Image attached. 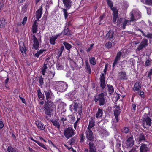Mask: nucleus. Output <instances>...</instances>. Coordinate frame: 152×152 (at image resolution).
I'll use <instances>...</instances> for the list:
<instances>
[{
	"instance_id": "nucleus-1",
	"label": "nucleus",
	"mask_w": 152,
	"mask_h": 152,
	"mask_svg": "<svg viewBox=\"0 0 152 152\" xmlns=\"http://www.w3.org/2000/svg\"><path fill=\"white\" fill-rule=\"evenodd\" d=\"M86 137L89 141L88 144L89 152H96V148L94 145V137L92 131L88 130L86 132Z\"/></svg>"
},
{
	"instance_id": "nucleus-2",
	"label": "nucleus",
	"mask_w": 152,
	"mask_h": 152,
	"mask_svg": "<svg viewBox=\"0 0 152 152\" xmlns=\"http://www.w3.org/2000/svg\"><path fill=\"white\" fill-rule=\"evenodd\" d=\"M55 108V105L53 102L45 101L43 106V109L46 115L50 117H51Z\"/></svg>"
},
{
	"instance_id": "nucleus-3",
	"label": "nucleus",
	"mask_w": 152,
	"mask_h": 152,
	"mask_svg": "<svg viewBox=\"0 0 152 152\" xmlns=\"http://www.w3.org/2000/svg\"><path fill=\"white\" fill-rule=\"evenodd\" d=\"M108 5L110 8L111 10L113 11V21L114 24L116 23L117 18L118 17V11L116 7H113V3L111 0H107Z\"/></svg>"
},
{
	"instance_id": "nucleus-4",
	"label": "nucleus",
	"mask_w": 152,
	"mask_h": 152,
	"mask_svg": "<svg viewBox=\"0 0 152 152\" xmlns=\"http://www.w3.org/2000/svg\"><path fill=\"white\" fill-rule=\"evenodd\" d=\"M57 84V89L60 92H64L67 88L68 85L64 81H58L56 82Z\"/></svg>"
},
{
	"instance_id": "nucleus-5",
	"label": "nucleus",
	"mask_w": 152,
	"mask_h": 152,
	"mask_svg": "<svg viewBox=\"0 0 152 152\" xmlns=\"http://www.w3.org/2000/svg\"><path fill=\"white\" fill-rule=\"evenodd\" d=\"M94 99L95 102H97L99 101L100 106L103 105L106 103L105 99L103 93H102L98 95L94 96Z\"/></svg>"
},
{
	"instance_id": "nucleus-6",
	"label": "nucleus",
	"mask_w": 152,
	"mask_h": 152,
	"mask_svg": "<svg viewBox=\"0 0 152 152\" xmlns=\"http://www.w3.org/2000/svg\"><path fill=\"white\" fill-rule=\"evenodd\" d=\"M63 2L64 6L66 7V9L64 8L63 9L64 13L65 18L66 19L67 17L68 16V13L67 12V10H69L71 7L72 1L71 0H63Z\"/></svg>"
},
{
	"instance_id": "nucleus-7",
	"label": "nucleus",
	"mask_w": 152,
	"mask_h": 152,
	"mask_svg": "<svg viewBox=\"0 0 152 152\" xmlns=\"http://www.w3.org/2000/svg\"><path fill=\"white\" fill-rule=\"evenodd\" d=\"M152 119L148 116L142 118V125L144 128L148 129L151 126L152 124Z\"/></svg>"
},
{
	"instance_id": "nucleus-8",
	"label": "nucleus",
	"mask_w": 152,
	"mask_h": 152,
	"mask_svg": "<svg viewBox=\"0 0 152 152\" xmlns=\"http://www.w3.org/2000/svg\"><path fill=\"white\" fill-rule=\"evenodd\" d=\"M74 131V130L71 127L65 128L64 134L66 138L69 139L75 134Z\"/></svg>"
},
{
	"instance_id": "nucleus-9",
	"label": "nucleus",
	"mask_w": 152,
	"mask_h": 152,
	"mask_svg": "<svg viewBox=\"0 0 152 152\" xmlns=\"http://www.w3.org/2000/svg\"><path fill=\"white\" fill-rule=\"evenodd\" d=\"M113 108L115 109L114 110V115L115 117L116 122H118L119 118V116L121 111L120 109L119 105H114Z\"/></svg>"
},
{
	"instance_id": "nucleus-10",
	"label": "nucleus",
	"mask_w": 152,
	"mask_h": 152,
	"mask_svg": "<svg viewBox=\"0 0 152 152\" xmlns=\"http://www.w3.org/2000/svg\"><path fill=\"white\" fill-rule=\"evenodd\" d=\"M148 45V40L145 39L142 40L140 44L139 45L137 48L136 50L139 51Z\"/></svg>"
},
{
	"instance_id": "nucleus-11",
	"label": "nucleus",
	"mask_w": 152,
	"mask_h": 152,
	"mask_svg": "<svg viewBox=\"0 0 152 152\" xmlns=\"http://www.w3.org/2000/svg\"><path fill=\"white\" fill-rule=\"evenodd\" d=\"M133 134L136 135V134L132 133V135L126 141L125 143L126 144L127 148L132 147L134 145V141L133 140Z\"/></svg>"
},
{
	"instance_id": "nucleus-12",
	"label": "nucleus",
	"mask_w": 152,
	"mask_h": 152,
	"mask_svg": "<svg viewBox=\"0 0 152 152\" xmlns=\"http://www.w3.org/2000/svg\"><path fill=\"white\" fill-rule=\"evenodd\" d=\"M100 86L102 89H104L106 86L105 81V77L104 74L102 73L100 78Z\"/></svg>"
},
{
	"instance_id": "nucleus-13",
	"label": "nucleus",
	"mask_w": 152,
	"mask_h": 152,
	"mask_svg": "<svg viewBox=\"0 0 152 152\" xmlns=\"http://www.w3.org/2000/svg\"><path fill=\"white\" fill-rule=\"evenodd\" d=\"M114 33L113 31L110 29L106 35L105 37L107 39L110 41L113 40L114 39Z\"/></svg>"
},
{
	"instance_id": "nucleus-14",
	"label": "nucleus",
	"mask_w": 152,
	"mask_h": 152,
	"mask_svg": "<svg viewBox=\"0 0 152 152\" xmlns=\"http://www.w3.org/2000/svg\"><path fill=\"white\" fill-rule=\"evenodd\" d=\"M44 92L46 97V100L45 101H47L48 102L49 101L50 102H52L51 100V97L52 94L51 91L50 90H48L47 91H45Z\"/></svg>"
},
{
	"instance_id": "nucleus-15",
	"label": "nucleus",
	"mask_w": 152,
	"mask_h": 152,
	"mask_svg": "<svg viewBox=\"0 0 152 152\" xmlns=\"http://www.w3.org/2000/svg\"><path fill=\"white\" fill-rule=\"evenodd\" d=\"M114 137L116 139V147L118 150H119L121 146V141L120 140L121 139V137L120 136L119 137L118 135H115Z\"/></svg>"
},
{
	"instance_id": "nucleus-16",
	"label": "nucleus",
	"mask_w": 152,
	"mask_h": 152,
	"mask_svg": "<svg viewBox=\"0 0 152 152\" xmlns=\"http://www.w3.org/2000/svg\"><path fill=\"white\" fill-rule=\"evenodd\" d=\"M64 35H66L68 36H71V31L67 27V24H66V26H65L64 30L61 33Z\"/></svg>"
},
{
	"instance_id": "nucleus-17",
	"label": "nucleus",
	"mask_w": 152,
	"mask_h": 152,
	"mask_svg": "<svg viewBox=\"0 0 152 152\" xmlns=\"http://www.w3.org/2000/svg\"><path fill=\"white\" fill-rule=\"evenodd\" d=\"M122 54L121 52H119L117 53L116 56L113 64V67H114L118 63V61L120 60L121 56Z\"/></svg>"
},
{
	"instance_id": "nucleus-18",
	"label": "nucleus",
	"mask_w": 152,
	"mask_h": 152,
	"mask_svg": "<svg viewBox=\"0 0 152 152\" xmlns=\"http://www.w3.org/2000/svg\"><path fill=\"white\" fill-rule=\"evenodd\" d=\"M42 8L41 7V8H39L38 10L36 11V18L37 19V20H37V21H38L39 18L41 17V15L42 14Z\"/></svg>"
},
{
	"instance_id": "nucleus-19",
	"label": "nucleus",
	"mask_w": 152,
	"mask_h": 152,
	"mask_svg": "<svg viewBox=\"0 0 152 152\" xmlns=\"http://www.w3.org/2000/svg\"><path fill=\"white\" fill-rule=\"evenodd\" d=\"M54 63L53 60L50 58L49 57L47 58L44 63L46 64L48 67L51 66Z\"/></svg>"
},
{
	"instance_id": "nucleus-20",
	"label": "nucleus",
	"mask_w": 152,
	"mask_h": 152,
	"mask_svg": "<svg viewBox=\"0 0 152 152\" xmlns=\"http://www.w3.org/2000/svg\"><path fill=\"white\" fill-rule=\"evenodd\" d=\"M141 146L140 149V152H147L148 148L147 145L144 144H141Z\"/></svg>"
},
{
	"instance_id": "nucleus-21",
	"label": "nucleus",
	"mask_w": 152,
	"mask_h": 152,
	"mask_svg": "<svg viewBox=\"0 0 152 152\" xmlns=\"http://www.w3.org/2000/svg\"><path fill=\"white\" fill-rule=\"evenodd\" d=\"M107 91L109 94L110 95H112L114 92V88L113 86L110 84H107Z\"/></svg>"
},
{
	"instance_id": "nucleus-22",
	"label": "nucleus",
	"mask_w": 152,
	"mask_h": 152,
	"mask_svg": "<svg viewBox=\"0 0 152 152\" xmlns=\"http://www.w3.org/2000/svg\"><path fill=\"white\" fill-rule=\"evenodd\" d=\"M59 34L58 35H56L55 36H52L50 37V43L52 45H55L56 42L55 41L57 39V37L60 36Z\"/></svg>"
},
{
	"instance_id": "nucleus-23",
	"label": "nucleus",
	"mask_w": 152,
	"mask_h": 152,
	"mask_svg": "<svg viewBox=\"0 0 152 152\" xmlns=\"http://www.w3.org/2000/svg\"><path fill=\"white\" fill-rule=\"evenodd\" d=\"M141 87L140 83L139 81L137 82L134 84L133 90L134 91H138L141 89Z\"/></svg>"
},
{
	"instance_id": "nucleus-24",
	"label": "nucleus",
	"mask_w": 152,
	"mask_h": 152,
	"mask_svg": "<svg viewBox=\"0 0 152 152\" xmlns=\"http://www.w3.org/2000/svg\"><path fill=\"white\" fill-rule=\"evenodd\" d=\"M37 26L38 25L37 24V20H35L32 25V28L33 32L34 33H37L38 31L37 29Z\"/></svg>"
},
{
	"instance_id": "nucleus-25",
	"label": "nucleus",
	"mask_w": 152,
	"mask_h": 152,
	"mask_svg": "<svg viewBox=\"0 0 152 152\" xmlns=\"http://www.w3.org/2000/svg\"><path fill=\"white\" fill-rule=\"evenodd\" d=\"M20 50L22 53H26V49L24 46V43L22 42H20Z\"/></svg>"
},
{
	"instance_id": "nucleus-26",
	"label": "nucleus",
	"mask_w": 152,
	"mask_h": 152,
	"mask_svg": "<svg viewBox=\"0 0 152 152\" xmlns=\"http://www.w3.org/2000/svg\"><path fill=\"white\" fill-rule=\"evenodd\" d=\"M33 48L37 50L39 48V42L38 39L33 40Z\"/></svg>"
},
{
	"instance_id": "nucleus-27",
	"label": "nucleus",
	"mask_w": 152,
	"mask_h": 152,
	"mask_svg": "<svg viewBox=\"0 0 152 152\" xmlns=\"http://www.w3.org/2000/svg\"><path fill=\"white\" fill-rule=\"evenodd\" d=\"M103 113V110L99 108L96 115V116L97 118H100L102 116Z\"/></svg>"
},
{
	"instance_id": "nucleus-28",
	"label": "nucleus",
	"mask_w": 152,
	"mask_h": 152,
	"mask_svg": "<svg viewBox=\"0 0 152 152\" xmlns=\"http://www.w3.org/2000/svg\"><path fill=\"white\" fill-rule=\"evenodd\" d=\"M86 72L88 73L89 74H90L91 73V69L88 61H86Z\"/></svg>"
},
{
	"instance_id": "nucleus-29",
	"label": "nucleus",
	"mask_w": 152,
	"mask_h": 152,
	"mask_svg": "<svg viewBox=\"0 0 152 152\" xmlns=\"http://www.w3.org/2000/svg\"><path fill=\"white\" fill-rule=\"evenodd\" d=\"M34 142H36L37 144L40 146L42 147L43 148L47 150V147L45 146V145L42 143V142H40L39 141H38L34 139L33 138L31 137L30 138Z\"/></svg>"
},
{
	"instance_id": "nucleus-30",
	"label": "nucleus",
	"mask_w": 152,
	"mask_h": 152,
	"mask_svg": "<svg viewBox=\"0 0 152 152\" xmlns=\"http://www.w3.org/2000/svg\"><path fill=\"white\" fill-rule=\"evenodd\" d=\"M51 121L54 126L56 127L58 129L60 128V124L57 120H54L53 119L51 120Z\"/></svg>"
},
{
	"instance_id": "nucleus-31",
	"label": "nucleus",
	"mask_w": 152,
	"mask_h": 152,
	"mask_svg": "<svg viewBox=\"0 0 152 152\" xmlns=\"http://www.w3.org/2000/svg\"><path fill=\"white\" fill-rule=\"evenodd\" d=\"M63 44L64 45L65 48L67 50H69L72 47V46L71 44L68 43L66 42H63Z\"/></svg>"
},
{
	"instance_id": "nucleus-32",
	"label": "nucleus",
	"mask_w": 152,
	"mask_h": 152,
	"mask_svg": "<svg viewBox=\"0 0 152 152\" xmlns=\"http://www.w3.org/2000/svg\"><path fill=\"white\" fill-rule=\"evenodd\" d=\"M47 66L48 65L44 63L42 69V73L44 75H45L46 73V71L48 68Z\"/></svg>"
},
{
	"instance_id": "nucleus-33",
	"label": "nucleus",
	"mask_w": 152,
	"mask_h": 152,
	"mask_svg": "<svg viewBox=\"0 0 152 152\" xmlns=\"http://www.w3.org/2000/svg\"><path fill=\"white\" fill-rule=\"evenodd\" d=\"M55 72L54 70H51L48 72V77L50 79H52L55 75Z\"/></svg>"
},
{
	"instance_id": "nucleus-34",
	"label": "nucleus",
	"mask_w": 152,
	"mask_h": 152,
	"mask_svg": "<svg viewBox=\"0 0 152 152\" xmlns=\"http://www.w3.org/2000/svg\"><path fill=\"white\" fill-rule=\"evenodd\" d=\"M36 124L38 128L40 129L43 130L45 129V127L42 123L38 122Z\"/></svg>"
},
{
	"instance_id": "nucleus-35",
	"label": "nucleus",
	"mask_w": 152,
	"mask_h": 152,
	"mask_svg": "<svg viewBox=\"0 0 152 152\" xmlns=\"http://www.w3.org/2000/svg\"><path fill=\"white\" fill-rule=\"evenodd\" d=\"M146 135V134L144 135L143 133H142L140 134L139 136V141L145 140L146 139L145 135Z\"/></svg>"
},
{
	"instance_id": "nucleus-36",
	"label": "nucleus",
	"mask_w": 152,
	"mask_h": 152,
	"mask_svg": "<svg viewBox=\"0 0 152 152\" xmlns=\"http://www.w3.org/2000/svg\"><path fill=\"white\" fill-rule=\"evenodd\" d=\"M64 48V46H63L60 49L58 50V52H57V55H58V56L59 57H60L61 56Z\"/></svg>"
},
{
	"instance_id": "nucleus-37",
	"label": "nucleus",
	"mask_w": 152,
	"mask_h": 152,
	"mask_svg": "<svg viewBox=\"0 0 152 152\" xmlns=\"http://www.w3.org/2000/svg\"><path fill=\"white\" fill-rule=\"evenodd\" d=\"M46 51V49H40L39 50L37 51V53L35 54V56L37 57L38 58L39 55L42 53L43 51Z\"/></svg>"
},
{
	"instance_id": "nucleus-38",
	"label": "nucleus",
	"mask_w": 152,
	"mask_h": 152,
	"mask_svg": "<svg viewBox=\"0 0 152 152\" xmlns=\"http://www.w3.org/2000/svg\"><path fill=\"white\" fill-rule=\"evenodd\" d=\"M121 78V79L126 80L127 78L126 76V73L125 72H122L120 73Z\"/></svg>"
},
{
	"instance_id": "nucleus-39",
	"label": "nucleus",
	"mask_w": 152,
	"mask_h": 152,
	"mask_svg": "<svg viewBox=\"0 0 152 152\" xmlns=\"http://www.w3.org/2000/svg\"><path fill=\"white\" fill-rule=\"evenodd\" d=\"M95 125L94 122L93 120H91L89 122V124L87 128L88 130L90 129L93 127Z\"/></svg>"
},
{
	"instance_id": "nucleus-40",
	"label": "nucleus",
	"mask_w": 152,
	"mask_h": 152,
	"mask_svg": "<svg viewBox=\"0 0 152 152\" xmlns=\"http://www.w3.org/2000/svg\"><path fill=\"white\" fill-rule=\"evenodd\" d=\"M130 16L131 20H129V22H131V21H133L136 20V19L135 17V15L132 12L131 13Z\"/></svg>"
},
{
	"instance_id": "nucleus-41",
	"label": "nucleus",
	"mask_w": 152,
	"mask_h": 152,
	"mask_svg": "<svg viewBox=\"0 0 152 152\" xmlns=\"http://www.w3.org/2000/svg\"><path fill=\"white\" fill-rule=\"evenodd\" d=\"M5 20L3 18L0 19V28H2L4 26Z\"/></svg>"
},
{
	"instance_id": "nucleus-42",
	"label": "nucleus",
	"mask_w": 152,
	"mask_h": 152,
	"mask_svg": "<svg viewBox=\"0 0 152 152\" xmlns=\"http://www.w3.org/2000/svg\"><path fill=\"white\" fill-rule=\"evenodd\" d=\"M129 129L128 127H124L121 129V131L123 133L127 134L129 132Z\"/></svg>"
},
{
	"instance_id": "nucleus-43",
	"label": "nucleus",
	"mask_w": 152,
	"mask_h": 152,
	"mask_svg": "<svg viewBox=\"0 0 152 152\" xmlns=\"http://www.w3.org/2000/svg\"><path fill=\"white\" fill-rule=\"evenodd\" d=\"M90 64L93 65H95L96 64V60L94 57H92L90 58L89 60Z\"/></svg>"
},
{
	"instance_id": "nucleus-44",
	"label": "nucleus",
	"mask_w": 152,
	"mask_h": 152,
	"mask_svg": "<svg viewBox=\"0 0 152 152\" xmlns=\"http://www.w3.org/2000/svg\"><path fill=\"white\" fill-rule=\"evenodd\" d=\"M39 82L40 86H42L44 84L43 78L42 77V76L41 75L39 77Z\"/></svg>"
},
{
	"instance_id": "nucleus-45",
	"label": "nucleus",
	"mask_w": 152,
	"mask_h": 152,
	"mask_svg": "<svg viewBox=\"0 0 152 152\" xmlns=\"http://www.w3.org/2000/svg\"><path fill=\"white\" fill-rule=\"evenodd\" d=\"M128 22H129V21L126 19L122 22V29H124L125 28V26Z\"/></svg>"
},
{
	"instance_id": "nucleus-46",
	"label": "nucleus",
	"mask_w": 152,
	"mask_h": 152,
	"mask_svg": "<svg viewBox=\"0 0 152 152\" xmlns=\"http://www.w3.org/2000/svg\"><path fill=\"white\" fill-rule=\"evenodd\" d=\"M101 134L102 136H107L109 135V133L105 130H102L101 132Z\"/></svg>"
},
{
	"instance_id": "nucleus-47",
	"label": "nucleus",
	"mask_w": 152,
	"mask_h": 152,
	"mask_svg": "<svg viewBox=\"0 0 152 152\" xmlns=\"http://www.w3.org/2000/svg\"><path fill=\"white\" fill-rule=\"evenodd\" d=\"M74 104L73 105L74 109L75 112H77V108L78 107V104L77 102H74Z\"/></svg>"
},
{
	"instance_id": "nucleus-48",
	"label": "nucleus",
	"mask_w": 152,
	"mask_h": 152,
	"mask_svg": "<svg viewBox=\"0 0 152 152\" xmlns=\"http://www.w3.org/2000/svg\"><path fill=\"white\" fill-rule=\"evenodd\" d=\"M76 138L75 137H73L70 139L69 142L70 145H73L75 143V141L76 140Z\"/></svg>"
},
{
	"instance_id": "nucleus-49",
	"label": "nucleus",
	"mask_w": 152,
	"mask_h": 152,
	"mask_svg": "<svg viewBox=\"0 0 152 152\" xmlns=\"http://www.w3.org/2000/svg\"><path fill=\"white\" fill-rule=\"evenodd\" d=\"M112 46V43L110 42H107L106 43L105 46L107 48H110Z\"/></svg>"
},
{
	"instance_id": "nucleus-50",
	"label": "nucleus",
	"mask_w": 152,
	"mask_h": 152,
	"mask_svg": "<svg viewBox=\"0 0 152 152\" xmlns=\"http://www.w3.org/2000/svg\"><path fill=\"white\" fill-rule=\"evenodd\" d=\"M38 93V96L39 98H41L42 96V94L41 92V90L40 89H39L37 90V91Z\"/></svg>"
},
{
	"instance_id": "nucleus-51",
	"label": "nucleus",
	"mask_w": 152,
	"mask_h": 152,
	"mask_svg": "<svg viewBox=\"0 0 152 152\" xmlns=\"http://www.w3.org/2000/svg\"><path fill=\"white\" fill-rule=\"evenodd\" d=\"M56 66L57 70H61L63 68L62 65L58 63H57L56 64Z\"/></svg>"
},
{
	"instance_id": "nucleus-52",
	"label": "nucleus",
	"mask_w": 152,
	"mask_h": 152,
	"mask_svg": "<svg viewBox=\"0 0 152 152\" xmlns=\"http://www.w3.org/2000/svg\"><path fill=\"white\" fill-rule=\"evenodd\" d=\"M151 64V60H147L145 63V66H150Z\"/></svg>"
},
{
	"instance_id": "nucleus-53",
	"label": "nucleus",
	"mask_w": 152,
	"mask_h": 152,
	"mask_svg": "<svg viewBox=\"0 0 152 152\" xmlns=\"http://www.w3.org/2000/svg\"><path fill=\"white\" fill-rule=\"evenodd\" d=\"M145 3L147 5L152 6V0H145Z\"/></svg>"
},
{
	"instance_id": "nucleus-54",
	"label": "nucleus",
	"mask_w": 152,
	"mask_h": 152,
	"mask_svg": "<svg viewBox=\"0 0 152 152\" xmlns=\"http://www.w3.org/2000/svg\"><path fill=\"white\" fill-rule=\"evenodd\" d=\"M129 61L130 62V64L132 66H134L135 64V60L133 59H130L129 60Z\"/></svg>"
},
{
	"instance_id": "nucleus-55",
	"label": "nucleus",
	"mask_w": 152,
	"mask_h": 152,
	"mask_svg": "<svg viewBox=\"0 0 152 152\" xmlns=\"http://www.w3.org/2000/svg\"><path fill=\"white\" fill-rule=\"evenodd\" d=\"M135 17L137 20L140 19L141 17V16L140 13H136L135 14Z\"/></svg>"
},
{
	"instance_id": "nucleus-56",
	"label": "nucleus",
	"mask_w": 152,
	"mask_h": 152,
	"mask_svg": "<svg viewBox=\"0 0 152 152\" xmlns=\"http://www.w3.org/2000/svg\"><path fill=\"white\" fill-rule=\"evenodd\" d=\"M72 63V64L74 66H72V65H71L70 66L72 70H75V68L77 67V65L75 63L74 61H73Z\"/></svg>"
},
{
	"instance_id": "nucleus-57",
	"label": "nucleus",
	"mask_w": 152,
	"mask_h": 152,
	"mask_svg": "<svg viewBox=\"0 0 152 152\" xmlns=\"http://www.w3.org/2000/svg\"><path fill=\"white\" fill-rule=\"evenodd\" d=\"M123 18H120L118 19L117 20V25L118 26L120 25L121 24Z\"/></svg>"
},
{
	"instance_id": "nucleus-58",
	"label": "nucleus",
	"mask_w": 152,
	"mask_h": 152,
	"mask_svg": "<svg viewBox=\"0 0 152 152\" xmlns=\"http://www.w3.org/2000/svg\"><path fill=\"white\" fill-rule=\"evenodd\" d=\"M151 75H152V68L150 69L147 77L151 79Z\"/></svg>"
},
{
	"instance_id": "nucleus-59",
	"label": "nucleus",
	"mask_w": 152,
	"mask_h": 152,
	"mask_svg": "<svg viewBox=\"0 0 152 152\" xmlns=\"http://www.w3.org/2000/svg\"><path fill=\"white\" fill-rule=\"evenodd\" d=\"M79 109L78 110V113L79 115H80L82 113V106H80L79 107Z\"/></svg>"
},
{
	"instance_id": "nucleus-60",
	"label": "nucleus",
	"mask_w": 152,
	"mask_h": 152,
	"mask_svg": "<svg viewBox=\"0 0 152 152\" xmlns=\"http://www.w3.org/2000/svg\"><path fill=\"white\" fill-rule=\"evenodd\" d=\"M7 151L8 152H14L13 148L10 146H9L8 147Z\"/></svg>"
},
{
	"instance_id": "nucleus-61",
	"label": "nucleus",
	"mask_w": 152,
	"mask_h": 152,
	"mask_svg": "<svg viewBox=\"0 0 152 152\" xmlns=\"http://www.w3.org/2000/svg\"><path fill=\"white\" fill-rule=\"evenodd\" d=\"M27 18L26 16L23 19V21L22 22V24L23 25H24V24H26V22L27 21Z\"/></svg>"
},
{
	"instance_id": "nucleus-62",
	"label": "nucleus",
	"mask_w": 152,
	"mask_h": 152,
	"mask_svg": "<svg viewBox=\"0 0 152 152\" xmlns=\"http://www.w3.org/2000/svg\"><path fill=\"white\" fill-rule=\"evenodd\" d=\"M81 137H80V142H83L84 141V140L85 137L84 135V134L83 133L81 134Z\"/></svg>"
},
{
	"instance_id": "nucleus-63",
	"label": "nucleus",
	"mask_w": 152,
	"mask_h": 152,
	"mask_svg": "<svg viewBox=\"0 0 152 152\" xmlns=\"http://www.w3.org/2000/svg\"><path fill=\"white\" fill-rule=\"evenodd\" d=\"M139 95L141 97H143L144 95V93L142 91H140L139 92Z\"/></svg>"
},
{
	"instance_id": "nucleus-64",
	"label": "nucleus",
	"mask_w": 152,
	"mask_h": 152,
	"mask_svg": "<svg viewBox=\"0 0 152 152\" xmlns=\"http://www.w3.org/2000/svg\"><path fill=\"white\" fill-rule=\"evenodd\" d=\"M145 37H147L148 38H152V34L148 33L145 36Z\"/></svg>"
}]
</instances>
